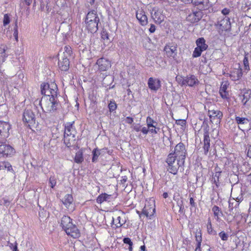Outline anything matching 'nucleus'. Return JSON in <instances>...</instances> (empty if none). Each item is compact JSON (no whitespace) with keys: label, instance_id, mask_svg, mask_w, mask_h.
<instances>
[{"label":"nucleus","instance_id":"f257e3e1","mask_svg":"<svg viewBox=\"0 0 251 251\" xmlns=\"http://www.w3.org/2000/svg\"><path fill=\"white\" fill-rule=\"evenodd\" d=\"M187 154V150L183 143L180 142L175 147L173 152L170 153L166 159L168 171L176 175L180 167L184 165Z\"/></svg>","mask_w":251,"mask_h":251},{"label":"nucleus","instance_id":"f03ea898","mask_svg":"<svg viewBox=\"0 0 251 251\" xmlns=\"http://www.w3.org/2000/svg\"><path fill=\"white\" fill-rule=\"evenodd\" d=\"M100 18L95 10L89 11L85 18V23L88 31L91 33L96 32L98 29Z\"/></svg>","mask_w":251,"mask_h":251},{"label":"nucleus","instance_id":"7ed1b4c3","mask_svg":"<svg viewBox=\"0 0 251 251\" xmlns=\"http://www.w3.org/2000/svg\"><path fill=\"white\" fill-rule=\"evenodd\" d=\"M74 124V122L67 123L65 124L64 142L68 147H71L75 141L76 130Z\"/></svg>","mask_w":251,"mask_h":251},{"label":"nucleus","instance_id":"20e7f679","mask_svg":"<svg viewBox=\"0 0 251 251\" xmlns=\"http://www.w3.org/2000/svg\"><path fill=\"white\" fill-rule=\"evenodd\" d=\"M43 110L45 112L52 113L55 112L59 106L57 98L49 97L45 99L43 98L40 102Z\"/></svg>","mask_w":251,"mask_h":251},{"label":"nucleus","instance_id":"39448f33","mask_svg":"<svg viewBox=\"0 0 251 251\" xmlns=\"http://www.w3.org/2000/svg\"><path fill=\"white\" fill-rule=\"evenodd\" d=\"M203 149L204 150V154L207 155L210 146V139L209 137V126L207 124L203 122Z\"/></svg>","mask_w":251,"mask_h":251},{"label":"nucleus","instance_id":"423d86ee","mask_svg":"<svg viewBox=\"0 0 251 251\" xmlns=\"http://www.w3.org/2000/svg\"><path fill=\"white\" fill-rule=\"evenodd\" d=\"M240 97L243 105L249 109L251 106V90H245Z\"/></svg>","mask_w":251,"mask_h":251},{"label":"nucleus","instance_id":"0eeeda50","mask_svg":"<svg viewBox=\"0 0 251 251\" xmlns=\"http://www.w3.org/2000/svg\"><path fill=\"white\" fill-rule=\"evenodd\" d=\"M23 121L29 124L33 125L35 123V117L33 111L30 109H26L23 113Z\"/></svg>","mask_w":251,"mask_h":251},{"label":"nucleus","instance_id":"6e6552de","mask_svg":"<svg viewBox=\"0 0 251 251\" xmlns=\"http://www.w3.org/2000/svg\"><path fill=\"white\" fill-rule=\"evenodd\" d=\"M120 215H117L116 218H112L111 224L114 225L113 228L120 227L126 222L125 214L124 212H120Z\"/></svg>","mask_w":251,"mask_h":251},{"label":"nucleus","instance_id":"1a4fd4ad","mask_svg":"<svg viewBox=\"0 0 251 251\" xmlns=\"http://www.w3.org/2000/svg\"><path fill=\"white\" fill-rule=\"evenodd\" d=\"M14 153V150L11 146L6 144L0 145V157H7Z\"/></svg>","mask_w":251,"mask_h":251},{"label":"nucleus","instance_id":"9d476101","mask_svg":"<svg viewBox=\"0 0 251 251\" xmlns=\"http://www.w3.org/2000/svg\"><path fill=\"white\" fill-rule=\"evenodd\" d=\"M10 128V126L8 123L0 121V140L8 136Z\"/></svg>","mask_w":251,"mask_h":251},{"label":"nucleus","instance_id":"9b49d317","mask_svg":"<svg viewBox=\"0 0 251 251\" xmlns=\"http://www.w3.org/2000/svg\"><path fill=\"white\" fill-rule=\"evenodd\" d=\"M96 64L99 66V69L100 71H105L111 67V62L109 60L105 58H99Z\"/></svg>","mask_w":251,"mask_h":251},{"label":"nucleus","instance_id":"f8f14e48","mask_svg":"<svg viewBox=\"0 0 251 251\" xmlns=\"http://www.w3.org/2000/svg\"><path fill=\"white\" fill-rule=\"evenodd\" d=\"M184 83L186 84V86L193 87L198 85L200 82L196 76L189 74L186 76V79L184 80Z\"/></svg>","mask_w":251,"mask_h":251},{"label":"nucleus","instance_id":"ddd939ff","mask_svg":"<svg viewBox=\"0 0 251 251\" xmlns=\"http://www.w3.org/2000/svg\"><path fill=\"white\" fill-rule=\"evenodd\" d=\"M155 212V208L154 204H145V205L142 210V214L151 219V217L153 216Z\"/></svg>","mask_w":251,"mask_h":251},{"label":"nucleus","instance_id":"4468645a","mask_svg":"<svg viewBox=\"0 0 251 251\" xmlns=\"http://www.w3.org/2000/svg\"><path fill=\"white\" fill-rule=\"evenodd\" d=\"M148 85L151 90L156 92L161 87V81L158 79L150 77L148 81Z\"/></svg>","mask_w":251,"mask_h":251},{"label":"nucleus","instance_id":"2eb2a0df","mask_svg":"<svg viewBox=\"0 0 251 251\" xmlns=\"http://www.w3.org/2000/svg\"><path fill=\"white\" fill-rule=\"evenodd\" d=\"M202 17V13L201 11H198L193 12L189 14L187 18V21L191 22V23H195L198 22Z\"/></svg>","mask_w":251,"mask_h":251},{"label":"nucleus","instance_id":"dca6fc26","mask_svg":"<svg viewBox=\"0 0 251 251\" xmlns=\"http://www.w3.org/2000/svg\"><path fill=\"white\" fill-rule=\"evenodd\" d=\"M136 17L142 26L146 25L148 23V18L145 12L142 9H138L136 12Z\"/></svg>","mask_w":251,"mask_h":251},{"label":"nucleus","instance_id":"f3484780","mask_svg":"<svg viewBox=\"0 0 251 251\" xmlns=\"http://www.w3.org/2000/svg\"><path fill=\"white\" fill-rule=\"evenodd\" d=\"M162 12L155 8L152 9V12H151V17L155 21V23L158 24L161 23L164 20V16L162 14Z\"/></svg>","mask_w":251,"mask_h":251},{"label":"nucleus","instance_id":"a211bd4d","mask_svg":"<svg viewBox=\"0 0 251 251\" xmlns=\"http://www.w3.org/2000/svg\"><path fill=\"white\" fill-rule=\"evenodd\" d=\"M67 235H70L74 238H76L80 236V232L76 226L73 224L71 226L67 227L65 230Z\"/></svg>","mask_w":251,"mask_h":251},{"label":"nucleus","instance_id":"6ab92c4d","mask_svg":"<svg viewBox=\"0 0 251 251\" xmlns=\"http://www.w3.org/2000/svg\"><path fill=\"white\" fill-rule=\"evenodd\" d=\"M58 66L62 71H68L70 67L69 59L66 57L62 56L61 59H59Z\"/></svg>","mask_w":251,"mask_h":251},{"label":"nucleus","instance_id":"aec40b11","mask_svg":"<svg viewBox=\"0 0 251 251\" xmlns=\"http://www.w3.org/2000/svg\"><path fill=\"white\" fill-rule=\"evenodd\" d=\"M7 47L6 46L0 47V72L2 73L4 70L2 68V65L5 62L6 58L8 56V54L6 53Z\"/></svg>","mask_w":251,"mask_h":251},{"label":"nucleus","instance_id":"412c9836","mask_svg":"<svg viewBox=\"0 0 251 251\" xmlns=\"http://www.w3.org/2000/svg\"><path fill=\"white\" fill-rule=\"evenodd\" d=\"M218 25L222 31L228 30L231 27L230 19L226 17L219 22Z\"/></svg>","mask_w":251,"mask_h":251},{"label":"nucleus","instance_id":"4be33fe9","mask_svg":"<svg viewBox=\"0 0 251 251\" xmlns=\"http://www.w3.org/2000/svg\"><path fill=\"white\" fill-rule=\"evenodd\" d=\"M72 221V220L68 216L64 215L62 217L61 220V226L64 230H66L67 227L72 226V224H73Z\"/></svg>","mask_w":251,"mask_h":251},{"label":"nucleus","instance_id":"5701e85b","mask_svg":"<svg viewBox=\"0 0 251 251\" xmlns=\"http://www.w3.org/2000/svg\"><path fill=\"white\" fill-rule=\"evenodd\" d=\"M113 197L111 195H108L106 193L101 194L99 195L97 199V202L98 203H101L104 201H111Z\"/></svg>","mask_w":251,"mask_h":251},{"label":"nucleus","instance_id":"b1692460","mask_svg":"<svg viewBox=\"0 0 251 251\" xmlns=\"http://www.w3.org/2000/svg\"><path fill=\"white\" fill-rule=\"evenodd\" d=\"M209 117L211 119L215 118L220 120L223 117V113L218 110H211L208 111Z\"/></svg>","mask_w":251,"mask_h":251},{"label":"nucleus","instance_id":"393cba45","mask_svg":"<svg viewBox=\"0 0 251 251\" xmlns=\"http://www.w3.org/2000/svg\"><path fill=\"white\" fill-rule=\"evenodd\" d=\"M41 94L44 95L45 99L49 98L50 95V84L47 83H44L41 85Z\"/></svg>","mask_w":251,"mask_h":251},{"label":"nucleus","instance_id":"a878e982","mask_svg":"<svg viewBox=\"0 0 251 251\" xmlns=\"http://www.w3.org/2000/svg\"><path fill=\"white\" fill-rule=\"evenodd\" d=\"M197 47L203 51L207 50L208 45L205 43V40L203 37L198 38L196 42Z\"/></svg>","mask_w":251,"mask_h":251},{"label":"nucleus","instance_id":"bb28decb","mask_svg":"<svg viewBox=\"0 0 251 251\" xmlns=\"http://www.w3.org/2000/svg\"><path fill=\"white\" fill-rule=\"evenodd\" d=\"M228 85L226 83L222 84L219 90V93L223 99H227L229 97L228 92L226 91Z\"/></svg>","mask_w":251,"mask_h":251},{"label":"nucleus","instance_id":"cd10ccee","mask_svg":"<svg viewBox=\"0 0 251 251\" xmlns=\"http://www.w3.org/2000/svg\"><path fill=\"white\" fill-rule=\"evenodd\" d=\"M57 87L55 83H51L50 84V97L57 98Z\"/></svg>","mask_w":251,"mask_h":251},{"label":"nucleus","instance_id":"c85d7f7f","mask_svg":"<svg viewBox=\"0 0 251 251\" xmlns=\"http://www.w3.org/2000/svg\"><path fill=\"white\" fill-rule=\"evenodd\" d=\"M212 211H213L214 215L217 221L220 219V217H222L223 215L221 209L218 206L214 205L213 206Z\"/></svg>","mask_w":251,"mask_h":251},{"label":"nucleus","instance_id":"c756f323","mask_svg":"<svg viewBox=\"0 0 251 251\" xmlns=\"http://www.w3.org/2000/svg\"><path fill=\"white\" fill-rule=\"evenodd\" d=\"M104 149H102L99 150L98 148L94 149L92 151V161L93 163L97 162L98 160L99 156L101 154L100 151H103Z\"/></svg>","mask_w":251,"mask_h":251},{"label":"nucleus","instance_id":"7c9ffc66","mask_svg":"<svg viewBox=\"0 0 251 251\" xmlns=\"http://www.w3.org/2000/svg\"><path fill=\"white\" fill-rule=\"evenodd\" d=\"M195 238L196 242V247L195 251H201V243L202 241L201 233L199 232L198 234H197L195 236Z\"/></svg>","mask_w":251,"mask_h":251},{"label":"nucleus","instance_id":"2f4dec72","mask_svg":"<svg viewBox=\"0 0 251 251\" xmlns=\"http://www.w3.org/2000/svg\"><path fill=\"white\" fill-rule=\"evenodd\" d=\"M73 201V198L72 195L67 194L63 201V204L66 207H69Z\"/></svg>","mask_w":251,"mask_h":251},{"label":"nucleus","instance_id":"473e14b6","mask_svg":"<svg viewBox=\"0 0 251 251\" xmlns=\"http://www.w3.org/2000/svg\"><path fill=\"white\" fill-rule=\"evenodd\" d=\"M221 172H216L213 175L211 181L218 187L220 185L219 178L221 176Z\"/></svg>","mask_w":251,"mask_h":251},{"label":"nucleus","instance_id":"72a5a7b5","mask_svg":"<svg viewBox=\"0 0 251 251\" xmlns=\"http://www.w3.org/2000/svg\"><path fill=\"white\" fill-rule=\"evenodd\" d=\"M207 231L209 234L216 235L217 232L213 228L210 219L209 218L207 224Z\"/></svg>","mask_w":251,"mask_h":251},{"label":"nucleus","instance_id":"f704fd0d","mask_svg":"<svg viewBox=\"0 0 251 251\" xmlns=\"http://www.w3.org/2000/svg\"><path fill=\"white\" fill-rule=\"evenodd\" d=\"M146 122L148 128H156L157 125V123L149 116L147 118Z\"/></svg>","mask_w":251,"mask_h":251},{"label":"nucleus","instance_id":"c9c22d12","mask_svg":"<svg viewBox=\"0 0 251 251\" xmlns=\"http://www.w3.org/2000/svg\"><path fill=\"white\" fill-rule=\"evenodd\" d=\"M83 160L82 152L81 151H78L76 152L74 159L75 162L76 163L79 164L82 163L83 161Z\"/></svg>","mask_w":251,"mask_h":251},{"label":"nucleus","instance_id":"e433bc0d","mask_svg":"<svg viewBox=\"0 0 251 251\" xmlns=\"http://www.w3.org/2000/svg\"><path fill=\"white\" fill-rule=\"evenodd\" d=\"M235 120L238 125H246L249 123L248 119L244 117H236Z\"/></svg>","mask_w":251,"mask_h":251},{"label":"nucleus","instance_id":"4c0bfd02","mask_svg":"<svg viewBox=\"0 0 251 251\" xmlns=\"http://www.w3.org/2000/svg\"><path fill=\"white\" fill-rule=\"evenodd\" d=\"M108 107L109 108V110L110 112H112L114 111L117 107V105L115 101L114 100H110Z\"/></svg>","mask_w":251,"mask_h":251},{"label":"nucleus","instance_id":"58836bf2","mask_svg":"<svg viewBox=\"0 0 251 251\" xmlns=\"http://www.w3.org/2000/svg\"><path fill=\"white\" fill-rule=\"evenodd\" d=\"M248 53L245 54L243 59V64L244 65L245 71L248 72L250 70L249 63L248 57Z\"/></svg>","mask_w":251,"mask_h":251},{"label":"nucleus","instance_id":"ea45409f","mask_svg":"<svg viewBox=\"0 0 251 251\" xmlns=\"http://www.w3.org/2000/svg\"><path fill=\"white\" fill-rule=\"evenodd\" d=\"M169 50L167 51V53L168 55L171 57H174L175 55H176L175 52L176 50V47L171 46V48L169 49Z\"/></svg>","mask_w":251,"mask_h":251},{"label":"nucleus","instance_id":"a19ab883","mask_svg":"<svg viewBox=\"0 0 251 251\" xmlns=\"http://www.w3.org/2000/svg\"><path fill=\"white\" fill-rule=\"evenodd\" d=\"M72 53L71 48L70 46H65L64 48V52H63L64 55L63 57H66L68 58L70 56Z\"/></svg>","mask_w":251,"mask_h":251},{"label":"nucleus","instance_id":"79ce46f5","mask_svg":"<svg viewBox=\"0 0 251 251\" xmlns=\"http://www.w3.org/2000/svg\"><path fill=\"white\" fill-rule=\"evenodd\" d=\"M202 51H203L196 47L193 51V57H198L200 56Z\"/></svg>","mask_w":251,"mask_h":251},{"label":"nucleus","instance_id":"37998d69","mask_svg":"<svg viewBox=\"0 0 251 251\" xmlns=\"http://www.w3.org/2000/svg\"><path fill=\"white\" fill-rule=\"evenodd\" d=\"M219 236L223 241H226L228 240V235L224 231L220 232L219 233Z\"/></svg>","mask_w":251,"mask_h":251},{"label":"nucleus","instance_id":"c03bdc74","mask_svg":"<svg viewBox=\"0 0 251 251\" xmlns=\"http://www.w3.org/2000/svg\"><path fill=\"white\" fill-rule=\"evenodd\" d=\"M13 36L17 42L18 41V25L17 22H16L14 28V33Z\"/></svg>","mask_w":251,"mask_h":251},{"label":"nucleus","instance_id":"a18cd8bd","mask_svg":"<svg viewBox=\"0 0 251 251\" xmlns=\"http://www.w3.org/2000/svg\"><path fill=\"white\" fill-rule=\"evenodd\" d=\"M233 74L236 75V76H235V79L237 80L240 79L241 77L242 76V72L241 69H238L234 71Z\"/></svg>","mask_w":251,"mask_h":251},{"label":"nucleus","instance_id":"49530a36","mask_svg":"<svg viewBox=\"0 0 251 251\" xmlns=\"http://www.w3.org/2000/svg\"><path fill=\"white\" fill-rule=\"evenodd\" d=\"M10 23V18L7 14H5L4 15L3 24L4 26H6Z\"/></svg>","mask_w":251,"mask_h":251},{"label":"nucleus","instance_id":"de8ad7c7","mask_svg":"<svg viewBox=\"0 0 251 251\" xmlns=\"http://www.w3.org/2000/svg\"><path fill=\"white\" fill-rule=\"evenodd\" d=\"M233 203L231 202L230 201H229L228 204V211L229 212V214L231 215H233L234 214V207L233 206ZM236 210V208L234 209V210Z\"/></svg>","mask_w":251,"mask_h":251},{"label":"nucleus","instance_id":"09e8293b","mask_svg":"<svg viewBox=\"0 0 251 251\" xmlns=\"http://www.w3.org/2000/svg\"><path fill=\"white\" fill-rule=\"evenodd\" d=\"M101 38L104 40H108L109 39V35L108 32L106 30H103L101 33Z\"/></svg>","mask_w":251,"mask_h":251},{"label":"nucleus","instance_id":"8fccbe9b","mask_svg":"<svg viewBox=\"0 0 251 251\" xmlns=\"http://www.w3.org/2000/svg\"><path fill=\"white\" fill-rule=\"evenodd\" d=\"M123 242L125 244H128L129 245V246H133V243L129 238H128V237L124 238L123 239Z\"/></svg>","mask_w":251,"mask_h":251},{"label":"nucleus","instance_id":"3c124183","mask_svg":"<svg viewBox=\"0 0 251 251\" xmlns=\"http://www.w3.org/2000/svg\"><path fill=\"white\" fill-rule=\"evenodd\" d=\"M208 6L207 5H204L203 1H202L201 4H200L198 6V9L200 11L207 9Z\"/></svg>","mask_w":251,"mask_h":251},{"label":"nucleus","instance_id":"603ef678","mask_svg":"<svg viewBox=\"0 0 251 251\" xmlns=\"http://www.w3.org/2000/svg\"><path fill=\"white\" fill-rule=\"evenodd\" d=\"M4 169H7L8 171H13L12 166L8 162H4Z\"/></svg>","mask_w":251,"mask_h":251},{"label":"nucleus","instance_id":"864d4df0","mask_svg":"<svg viewBox=\"0 0 251 251\" xmlns=\"http://www.w3.org/2000/svg\"><path fill=\"white\" fill-rule=\"evenodd\" d=\"M186 79V76H180L177 79L178 82L181 85L186 86V84H184V80Z\"/></svg>","mask_w":251,"mask_h":251},{"label":"nucleus","instance_id":"5fc2aeb1","mask_svg":"<svg viewBox=\"0 0 251 251\" xmlns=\"http://www.w3.org/2000/svg\"><path fill=\"white\" fill-rule=\"evenodd\" d=\"M50 187H51L52 188H53L54 186L56 185V180L55 179L53 178V177H50Z\"/></svg>","mask_w":251,"mask_h":251},{"label":"nucleus","instance_id":"6e6d98bb","mask_svg":"<svg viewBox=\"0 0 251 251\" xmlns=\"http://www.w3.org/2000/svg\"><path fill=\"white\" fill-rule=\"evenodd\" d=\"M148 129H149V132H150L151 133H154V134L157 133L158 131L160 130V128L157 127L156 126V128H150Z\"/></svg>","mask_w":251,"mask_h":251},{"label":"nucleus","instance_id":"4d7b16f0","mask_svg":"<svg viewBox=\"0 0 251 251\" xmlns=\"http://www.w3.org/2000/svg\"><path fill=\"white\" fill-rule=\"evenodd\" d=\"M156 27L153 24H151L150 27L149 28V31L151 33H154L155 31Z\"/></svg>","mask_w":251,"mask_h":251},{"label":"nucleus","instance_id":"13d9d810","mask_svg":"<svg viewBox=\"0 0 251 251\" xmlns=\"http://www.w3.org/2000/svg\"><path fill=\"white\" fill-rule=\"evenodd\" d=\"M125 121L126 123L127 124H131L132 123V122H133V119L131 117H127L126 118V120H125Z\"/></svg>","mask_w":251,"mask_h":251},{"label":"nucleus","instance_id":"bf43d9fd","mask_svg":"<svg viewBox=\"0 0 251 251\" xmlns=\"http://www.w3.org/2000/svg\"><path fill=\"white\" fill-rule=\"evenodd\" d=\"M176 123L177 125H180L181 126L185 125L186 124V121L184 120H178L176 121Z\"/></svg>","mask_w":251,"mask_h":251},{"label":"nucleus","instance_id":"052dcab7","mask_svg":"<svg viewBox=\"0 0 251 251\" xmlns=\"http://www.w3.org/2000/svg\"><path fill=\"white\" fill-rule=\"evenodd\" d=\"M141 130L143 132V133L144 134H147L149 132V129H148V127H143L142 128Z\"/></svg>","mask_w":251,"mask_h":251},{"label":"nucleus","instance_id":"680f3d73","mask_svg":"<svg viewBox=\"0 0 251 251\" xmlns=\"http://www.w3.org/2000/svg\"><path fill=\"white\" fill-rule=\"evenodd\" d=\"M202 1H199V0H195V1H193V2L192 3L194 6H199V5L200 4H201V2H202Z\"/></svg>","mask_w":251,"mask_h":251},{"label":"nucleus","instance_id":"e2e57ef3","mask_svg":"<svg viewBox=\"0 0 251 251\" xmlns=\"http://www.w3.org/2000/svg\"><path fill=\"white\" fill-rule=\"evenodd\" d=\"M229 12V10L226 8L223 9L222 11V14L224 15H226L228 14Z\"/></svg>","mask_w":251,"mask_h":251},{"label":"nucleus","instance_id":"0e129e2a","mask_svg":"<svg viewBox=\"0 0 251 251\" xmlns=\"http://www.w3.org/2000/svg\"><path fill=\"white\" fill-rule=\"evenodd\" d=\"M190 203L192 207H195L196 206V204L194 201V200L192 197L190 199Z\"/></svg>","mask_w":251,"mask_h":251},{"label":"nucleus","instance_id":"69168bd1","mask_svg":"<svg viewBox=\"0 0 251 251\" xmlns=\"http://www.w3.org/2000/svg\"><path fill=\"white\" fill-rule=\"evenodd\" d=\"M177 205H178V206L179 208V212L180 213H182L183 212V210L184 209V207H183L182 204V203H179L177 202Z\"/></svg>","mask_w":251,"mask_h":251},{"label":"nucleus","instance_id":"338daca9","mask_svg":"<svg viewBox=\"0 0 251 251\" xmlns=\"http://www.w3.org/2000/svg\"><path fill=\"white\" fill-rule=\"evenodd\" d=\"M133 129L137 132H138L141 130V126L139 125H136L134 126Z\"/></svg>","mask_w":251,"mask_h":251},{"label":"nucleus","instance_id":"774afa93","mask_svg":"<svg viewBox=\"0 0 251 251\" xmlns=\"http://www.w3.org/2000/svg\"><path fill=\"white\" fill-rule=\"evenodd\" d=\"M247 155L248 156L251 157V145H250L248 148Z\"/></svg>","mask_w":251,"mask_h":251}]
</instances>
